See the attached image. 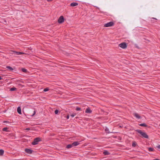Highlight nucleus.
I'll list each match as a JSON object with an SVG mask.
<instances>
[{"instance_id":"obj_1","label":"nucleus","mask_w":160,"mask_h":160,"mask_svg":"<svg viewBox=\"0 0 160 160\" xmlns=\"http://www.w3.org/2000/svg\"><path fill=\"white\" fill-rule=\"evenodd\" d=\"M135 131L138 132V133H140L141 135L142 136L143 138L147 139L148 138V136L146 133L145 132H142L141 130L140 129H137Z\"/></svg>"},{"instance_id":"obj_2","label":"nucleus","mask_w":160,"mask_h":160,"mask_svg":"<svg viewBox=\"0 0 160 160\" xmlns=\"http://www.w3.org/2000/svg\"><path fill=\"white\" fill-rule=\"evenodd\" d=\"M42 141L41 138L39 137L36 138L33 140V141L32 142V145H36L38 144L39 142Z\"/></svg>"},{"instance_id":"obj_3","label":"nucleus","mask_w":160,"mask_h":160,"mask_svg":"<svg viewBox=\"0 0 160 160\" xmlns=\"http://www.w3.org/2000/svg\"><path fill=\"white\" fill-rule=\"evenodd\" d=\"M114 23L113 22L111 21L108 22L105 24L104 25V27H111L114 26Z\"/></svg>"},{"instance_id":"obj_4","label":"nucleus","mask_w":160,"mask_h":160,"mask_svg":"<svg viewBox=\"0 0 160 160\" xmlns=\"http://www.w3.org/2000/svg\"><path fill=\"white\" fill-rule=\"evenodd\" d=\"M120 47H121L122 48L125 49L127 47V44L124 42L122 43L119 45Z\"/></svg>"},{"instance_id":"obj_5","label":"nucleus","mask_w":160,"mask_h":160,"mask_svg":"<svg viewBox=\"0 0 160 160\" xmlns=\"http://www.w3.org/2000/svg\"><path fill=\"white\" fill-rule=\"evenodd\" d=\"M64 22V18L62 16H61L58 20V22L59 23H61Z\"/></svg>"},{"instance_id":"obj_6","label":"nucleus","mask_w":160,"mask_h":160,"mask_svg":"<svg viewBox=\"0 0 160 160\" xmlns=\"http://www.w3.org/2000/svg\"><path fill=\"white\" fill-rule=\"evenodd\" d=\"M25 151L26 153L28 154H30L32 153L33 151V150L30 149L25 148Z\"/></svg>"},{"instance_id":"obj_7","label":"nucleus","mask_w":160,"mask_h":160,"mask_svg":"<svg viewBox=\"0 0 160 160\" xmlns=\"http://www.w3.org/2000/svg\"><path fill=\"white\" fill-rule=\"evenodd\" d=\"M133 115L138 119H140L141 118V117L139 116L138 114L137 113H134Z\"/></svg>"},{"instance_id":"obj_8","label":"nucleus","mask_w":160,"mask_h":160,"mask_svg":"<svg viewBox=\"0 0 160 160\" xmlns=\"http://www.w3.org/2000/svg\"><path fill=\"white\" fill-rule=\"evenodd\" d=\"M13 53L14 54L17 55H19L22 54L23 53V52H19L13 51Z\"/></svg>"},{"instance_id":"obj_9","label":"nucleus","mask_w":160,"mask_h":160,"mask_svg":"<svg viewBox=\"0 0 160 160\" xmlns=\"http://www.w3.org/2000/svg\"><path fill=\"white\" fill-rule=\"evenodd\" d=\"M72 144L73 146H76L80 144V143L79 142L76 141L74 142Z\"/></svg>"},{"instance_id":"obj_10","label":"nucleus","mask_w":160,"mask_h":160,"mask_svg":"<svg viewBox=\"0 0 160 160\" xmlns=\"http://www.w3.org/2000/svg\"><path fill=\"white\" fill-rule=\"evenodd\" d=\"M92 112V110L89 108H87L85 111V112L86 113H91Z\"/></svg>"},{"instance_id":"obj_11","label":"nucleus","mask_w":160,"mask_h":160,"mask_svg":"<svg viewBox=\"0 0 160 160\" xmlns=\"http://www.w3.org/2000/svg\"><path fill=\"white\" fill-rule=\"evenodd\" d=\"M78 5V3L77 2H73L72 3L70 4V6L71 7H74Z\"/></svg>"},{"instance_id":"obj_12","label":"nucleus","mask_w":160,"mask_h":160,"mask_svg":"<svg viewBox=\"0 0 160 160\" xmlns=\"http://www.w3.org/2000/svg\"><path fill=\"white\" fill-rule=\"evenodd\" d=\"M103 154L104 155H108L110 154V153L108 151L105 150L103 152Z\"/></svg>"},{"instance_id":"obj_13","label":"nucleus","mask_w":160,"mask_h":160,"mask_svg":"<svg viewBox=\"0 0 160 160\" xmlns=\"http://www.w3.org/2000/svg\"><path fill=\"white\" fill-rule=\"evenodd\" d=\"M17 111L18 112L19 114H21V109L20 107H18L17 109Z\"/></svg>"},{"instance_id":"obj_14","label":"nucleus","mask_w":160,"mask_h":160,"mask_svg":"<svg viewBox=\"0 0 160 160\" xmlns=\"http://www.w3.org/2000/svg\"><path fill=\"white\" fill-rule=\"evenodd\" d=\"M6 68L8 69L10 71H12L13 70V69L10 66H6Z\"/></svg>"},{"instance_id":"obj_15","label":"nucleus","mask_w":160,"mask_h":160,"mask_svg":"<svg viewBox=\"0 0 160 160\" xmlns=\"http://www.w3.org/2000/svg\"><path fill=\"white\" fill-rule=\"evenodd\" d=\"M139 125L142 127H147L148 125L145 123H141L139 124Z\"/></svg>"},{"instance_id":"obj_16","label":"nucleus","mask_w":160,"mask_h":160,"mask_svg":"<svg viewBox=\"0 0 160 160\" xmlns=\"http://www.w3.org/2000/svg\"><path fill=\"white\" fill-rule=\"evenodd\" d=\"M73 146L72 144H69L67 146L66 148H69L72 147Z\"/></svg>"},{"instance_id":"obj_17","label":"nucleus","mask_w":160,"mask_h":160,"mask_svg":"<svg viewBox=\"0 0 160 160\" xmlns=\"http://www.w3.org/2000/svg\"><path fill=\"white\" fill-rule=\"evenodd\" d=\"M136 145H137L136 142L135 141H134L132 142V146L133 147H136Z\"/></svg>"},{"instance_id":"obj_18","label":"nucleus","mask_w":160,"mask_h":160,"mask_svg":"<svg viewBox=\"0 0 160 160\" xmlns=\"http://www.w3.org/2000/svg\"><path fill=\"white\" fill-rule=\"evenodd\" d=\"M4 150L2 149H0V155H2L4 153Z\"/></svg>"},{"instance_id":"obj_19","label":"nucleus","mask_w":160,"mask_h":160,"mask_svg":"<svg viewBox=\"0 0 160 160\" xmlns=\"http://www.w3.org/2000/svg\"><path fill=\"white\" fill-rule=\"evenodd\" d=\"M17 88H16L15 87H12L10 89V91H14L17 90Z\"/></svg>"},{"instance_id":"obj_20","label":"nucleus","mask_w":160,"mask_h":160,"mask_svg":"<svg viewBox=\"0 0 160 160\" xmlns=\"http://www.w3.org/2000/svg\"><path fill=\"white\" fill-rule=\"evenodd\" d=\"M22 72L26 73L27 72V70L26 69L24 68H22Z\"/></svg>"},{"instance_id":"obj_21","label":"nucleus","mask_w":160,"mask_h":160,"mask_svg":"<svg viewBox=\"0 0 160 160\" xmlns=\"http://www.w3.org/2000/svg\"><path fill=\"white\" fill-rule=\"evenodd\" d=\"M148 150L149 152H152V151H153L154 149H153V148H151V147L149 148H148Z\"/></svg>"},{"instance_id":"obj_22","label":"nucleus","mask_w":160,"mask_h":160,"mask_svg":"<svg viewBox=\"0 0 160 160\" xmlns=\"http://www.w3.org/2000/svg\"><path fill=\"white\" fill-rule=\"evenodd\" d=\"M8 128H4L2 129V131H4L8 132Z\"/></svg>"},{"instance_id":"obj_23","label":"nucleus","mask_w":160,"mask_h":160,"mask_svg":"<svg viewBox=\"0 0 160 160\" xmlns=\"http://www.w3.org/2000/svg\"><path fill=\"white\" fill-rule=\"evenodd\" d=\"M76 110L77 111H80L81 110V108L78 107H77L76 108Z\"/></svg>"},{"instance_id":"obj_24","label":"nucleus","mask_w":160,"mask_h":160,"mask_svg":"<svg viewBox=\"0 0 160 160\" xmlns=\"http://www.w3.org/2000/svg\"><path fill=\"white\" fill-rule=\"evenodd\" d=\"M76 114V113H73L72 114L70 115V116L72 117H73L74 116H75Z\"/></svg>"},{"instance_id":"obj_25","label":"nucleus","mask_w":160,"mask_h":160,"mask_svg":"<svg viewBox=\"0 0 160 160\" xmlns=\"http://www.w3.org/2000/svg\"><path fill=\"white\" fill-rule=\"evenodd\" d=\"M58 112H59L58 110L57 109H56L55 110V112H54L55 114H58Z\"/></svg>"},{"instance_id":"obj_26","label":"nucleus","mask_w":160,"mask_h":160,"mask_svg":"<svg viewBox=\"0 0 160 160\" xmlns=\"http://www.w3.org/2000/svg\"><path fill=\"white\" fill-rule=\"evenodd\" d=\"M105 131L106 132L108 133H109V129L108 128H106L105 130Z\"/></svg>"},{"instance_id":"obj_27","label":"nucleus","mask_w":160,"mask_h":160,"mask_svg":"<svg viewBox=\"0 0 160 160\" xmlns=\"http://www.w3.org/2000/svg\"><path fill=\"white\" fill-rule=\"evenodd\" d=\"M48 90H49V89L47 88H45L43 90V91L44 92H46L48 91Z\"/></svg>"},{"instance_id":"obj_28","label":"nucleus","mask_w":160,"mask_h":160,"mask_svg":"<svg viewBox=\"0 0 160 160\" xmlns=\"http://www.w3.org/2000/svg\"><path fill=\"white\" fill-rule=\"evenodd\" d=\"M151 21L152 22V23H155V22L154 21H153L152 20V19H155V20H157V19L155 18H151Z\"/></svg>"},{"instance_id":"obj_29","label":"nucleus","mask_w":160,"mask_h":160,"mask_svg":"<svg viewBox=\"0 0 160 160\" xmlns=\"http://www.w3.org/2000/svg\"><path fill=\"white\" fill-rule=\"evenodd\" d=\"M35 113H36V111L35 110H34L33 112V113L32 114V115H31V116H33L35 115Z\"/></svg>"},{"instance_id":"obj_30","label":"nucleus","mask_w":160,"mask_h":160,"mask_svg":"<svg viewBox=\"0 0 160 160\" xmlns=\"http://www.w3.org/2000/svg\"><path fill=\"white\" fill-rule=\"evenodd\" d=\"M69 115H68L67 116H66V118L67 119H68L69 118Z\"/></svg>"},{"instance_id":"obj_31","label":"nucleus","mask_w":160,"mask_h":160,"mask_svg":"<svg viewBox=\"0 0 160 160\" xmlns=\"http://www.w3.org/2000/svg\"><path fill=\"white\" fill-rule=\"evenodd\" d=\"M30 129V128H26L25 130H29Z\"/></svg>"},{"instance_id":"obj_32","label":"nucleus","mask_w":160,"mask_h":160,"mask_svg":"<svg viewBox=\"0 0 160 160\" xmlns=\"http://www.w3.org/2000/svg\"><path fill=\"white\" fill-rule=\"evenodd\" d=\"M157 148L158 149H160V145H158L157 146Z\"/></svg>"},{"instance_id":"obj_33","label":"nucleus","mask_w":160,"mask_h":160,"mask_svg":"<svg viewBox=\"0 0 160 160\" xmlns=\"http://www.w3.org/2000/svg\"><path fill=\"white\" fill-rule=\"evenodd\" d=\"M48 2H50L53 1V0H47Z\"/></svg>"},{"instance_id":"obj_34","label":"nucleus","mask_w":160,"mask_h":160,"mask_svg":"<svg viewBox=\"0 0 160 160\" xmlns=\"http://www.w3.org/2000/svg\"><path fill=\"white\" fill-rule=\"evenodd\" d=\"M153 160H160L159 159H153Z\"/></svg>"},{"instance_id":"obj_35","label":"nucleus","mask_w":160,"mask_h":160,"mask_svg":"<svg viewBox=\"0 0 160 160\" xmlns=\"http://www.w3.org/2000/svg\"><path fill=\"white\" fill-rule=\"evenodd\" d=\"M2 78H1V76H0V80H2Z\"/></svg>"},{"instance_id":"obj_36","label":"nucleus","mask_w":160,"mask_h":160,"mask_svg":"<svg viewBox=\"0 0 160 160\" xmlns=\"http://www.w3.org/2000/svg\"><path fill=\"white\" fill-rule=\"evenodd\" d=\"M75 118H78V117H76Z\"/></svg>"}]
</instances>
